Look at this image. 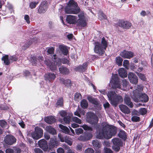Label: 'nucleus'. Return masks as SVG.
<instances>
[{"instance_id":"f257e3e1","label":"nucleus","mask_w":153,"mask_h":153,"mask_svg":"<svg viewBox=\"0 0 153 153\" xmlns=\"http://www.w3.org/2000/svg\"><path fill=\"white\" fill-rule=\"evenodd\" d=\"M102 125L103 127L102 131L99 128L97 130V138L99 139H109L116 134L117 129L115 127L105 123H102Z\"/></svg>"},{"instance_id":"f03ea898","label":"nucleus","mask_w":153,"mask_h":153,"mask_svg":"<svg viewBox=\"0 0 153 153\" xmlns=\"http://www.w3.org/2000/svg\"><path fill=\"white\" fill-rule=\"evenodd\" d=\"M78 16L79 19H77V16L68 15L66 19V21L68 23L76 24L82 27H86L88 22V17L83 12L79 13Z\"/></svg>"},{"instance_id":"7ed1b4c3","label":"nucleus","mask_w":153,"mask_h":153,"mask_svg":"<svg viewBox=\"0 0 153 153\" xmlns=\"http://www.w3.org/2000/svg\"><path fill=\"white\" fill-rule=\"evenodd\" d=\"M52 59L53 63L51 62L48 60L45 61V62L50 68L51 70L53 71L57 70V67L61 65L62 63L64 64H67L69 63V60L68 59L64 58L61 60L60 59L58 58L56 54L53 55L52 57Z\"/></svg>"},{"instance_id":"20e7f679","label":"nucleus","mask_w":153,"mask_h":153,"mask_svg":"<svg viewBox=\"0 0 153 153\" xmlns=\"http://www.w3.org/2000/svg\"><path fill=\"white\" fill-rule=\"evenodd\" d=\"M80 9L77 7V3L73 0H70L65 8V11L68 14H76L79 13Z\"/></svg>"},{"instance_id":"39448f33","label":"nucleus","mask_w":153,"mask_h":153,"mask_svg":"<svg viewBox=\"0 0 153 153\" xmlns=\"http://www.w3.org/2000/svg\"><path fill=\"white\" fill-rule=\"evenodd\" d=\"M109 100L112 105L116 106L119 102L123 101L122 97L112 91L108 92L107 94Z\"/></svg>"},{"instance_id":"423d86ee","label":"nucleus","mask_w":153,"mask_h":153,"mask_svg":"<svg viewBox=\"0 0 153 153\" xmlns=\"http://www.w3.org/2000/svg\"><path fill=\"white\" fill-rule=\"evenodd\" d=\"M102 44H100L98 42L95 43V47L94 49L95 52L102 55L105 52L104 50L107 47V43L105 39L103 38L102 39L101 41Z\"/></svg>"},{"instance_id":"0eeeda50","label":"nucleus","mask_w":153,"mask_h":153,"mask_svg":"<svg viewBox=\"0 0 153 153\" xmlns=\"http://www.w3.org/2000/svg\"><path fill=\"white\" fill-rule=\"evenodd\" d=\"M59 113L62 117H64L62 120L59 119V121L61 122L62 123L69 124L70 123L71 117L72 116V114L69 113L68 114L67 112L65 111H61Z\"/></svg>"},{"instance_id":"6e6552de","label":"nucleus","mask_w":153,"mask_h":153,"mask_svg":"<svg viewBox=\"0 0 153 153\" xmlns=\"http://www.w3.org/2000/svg\"><path fill=\"white\" fill-rule=\"evenodd\" d=\"M86 120L88 123L91 124H97L99 120L98 117L92 112L87 113Z\"/></svg>"},{"instance_id":"1a4fd4ad","label":"nucleus","mask_w":153,"mask_h":153,"mask_svg":"<svg viewBox=\"0 0 153 153\" xmlns=\"http://www.w3.org/2000/svg\"><path fill=\"white\" fill-rule=\"evenodd\" d=\"M143 89L141 85L137 86V89L134 91L131 94V96L132 99L136 102H138L139 101L138 99L139 95L140 94V92Z\"/></svg>"},{"instance_id":"9d476101","label":"nucleus","mask_w":153,"mask_h":153,"mask_svg":"<svg viewBox=\"0 0 153 153\" xmlns=\"http://www.w3.org/2000/svg\"><path fill=\"white\" fill-rule=\"evenodd\" d=\"M43 134V130L41 128L36 127L35 131L31 133L32 137L34 139L38 140L41 138Z\"/></svg>"},{"instance_id":"9b49d317","label":"nucleus","mask_w":153,"mask_h":153,"mask_svg":"<svg viewBox=\"0 0 153 153\" xmlns=\"http://www.w3.org/2000/svg\"><path fill=\"white\" fill-rule=\"evenodd\" d=\"M110 84L113 88H120V85L117 74H115L112 76Z\"/></svg>"},{"instance_id":"f8f14e48","label":"nucleus","mask_w":153,"mask_h":153,"mask_svg":"<svg viewBox=\"0 0 153 153\" xmlns=\"http://www.w3.org/2000/svg\"><path fill=\"white\" fill-rule=\"evenodd\" d=\"M16 140V139L14 136L10 135H7L4 139L5 143L10 145H11L15 143Z\"/></svg>"},{"instance_id":"ddd939ff","label":"nucleus","mask_w":153,"mask_h":153,"mask_svg":"<svg viewBox=\"0 0 153 153\" xmlns=\"http://www.w3.org/2000/svg\"><path fill=\"white\" fill-rule=\"evenodd\" d=\"M120 55L123 58L128 59H130L134 56V54L133 52L126 50L121 52Z\"/></svg>"},{"instance_id":"4468645a","label":"nucleus","mask_w":153,"mask_h":153,"mask_svg":"<svg viewBox=\"0 0 153 153\" xmlns=\"http://www.w3.org/2000/svg\"><path fill=\"white\" fill-rule=\"evenodd\" d=\"M128 79L131 83L136 84L138 82V78L136 75L133 73L129 72L128 75Z\"/></svg>"},{"instance_id":"2eb2a0df","label":"nucleus","mask_w":153,"mask_h":153,"mask_svg":"<svg viewBox=\"0 0 153 153\" xmlns=\"http://www.w3.org/2000/svg\"><path fill=\"white\" fill-rule=\"evenodd\" d=\"M117 25L124 29H129L131 27L132 24L129 22L122 20L118 22Z\"/></svg>"},{"instance_id":"dca6fc26","label":"nucleus","mask_w":153,"mask_h":153,"mask_svg":"<svg viewBox=\"0 0 153 153\" xmlns=\"http://www.w3.org/2000/svg\"><path fill=\"white\" fill-rule=\"evenodd\" d=\"M39 147L42 149L44 151H47L48 149V146L47 142L44 139L39 140L38 142Z\"/></svg>"},{"instance_id":"f3484780","label":"nucleus","mask_w":153,"mask_h":153,"mask_svg":"<svg viewBox=\"0 0 153 153\" xmlns=\"http://www.w3.org/2000/svg\"><path fill=\"white\" fill-rule=\"evenodd\" d=\"M56 75L51 73H48L45 74V79L47 81L51 82L53 81L56 78Z\"/></svg>"},{"instance_id":"a211bd4d","label":"nucleus","mask_w":153,"mask_h":153,"mask_svg":"<svg viewBox=\"0 0 153 153\" xmlns=\"http://www.w3.org/2000/svg\"><path fill=\"white\" fill-rule=\"evenodd\" d=\"M47 9V4L45 1L42 2L38 10L39 13H43L46 11Z\"/></svg>"},{"instance_id":"6ab92c4d","label":"nucleus","mask_w":153,"mask_h":153,"mask_svg":"<svg viewBox=\"0 0 153 153\" xmlns=\"http://www.w3.org/2000/svg\"><path fill=\"white\" fill-rule=\"evenodd\" d=\"M43 57L41 55L38 57L37 59L35 57H33L31 60V61L33 65H39L40 62L43 60Z\"/></svg>"},{"instance_id":"aec40b11","label":"nucleus","mask_w":153,"mask_h":153,"mask_svg":"<svg viewBox=\"0 0 153 153\" xmlns=\"http://www.w3.org/2000/svg\"><path fill=\"white\" fill-rule=\"evenodd\" d=\"M124 103L130 108L133 107V104L131 101V99L128 95H126L124 99Z\"/></svg>"},{"instance_id":"412c9836","label":"nucleus","mask_w":153,"mask_h":153,"mask_svg":"<svg viewBox=\"0 0 153 153\" xmlns=\"http://www.w3.org/2000/svg\"><path fill=\"white\" fill-rule=\"evenodd\" d=\"M119 107L121 111L124 114H128L131 112L130 109L125 105H120L119 106Z\"/></svg>"},{"instance_id":"4be33fe9","label":"nucleus","mask_w":153,"mask_h":153,"mask_svg":"<svg viewBox=\"0 0 153 153\" xmlns=\"http://www.w3.org/2000/svg\"><path fill=\"white\" fill-rule=\"evenodd\" d=\"M92 134H88L85 135H81L78 138L79 140L86 141L91 138Z\"/></svg>"},{"instance_id":"5701e85b","label":"nucleus","mask_w":153,"mask_h":153,"mask_svg":"<svg viewBox=\"0 0 153 153\" xmlns=\"http://www.w3.org/2000/svg\"><path fill=\"white\" fill-rule=\"evenodd\" d=\"M138 99L139 101L143 102H146L148 101L149 97L148 96L145 94H140L139 95Z\"/></svg>"},{"instance_id":"b1692460","label":"nucleus","mask_w":153,"mask_h":153,"mask_svg":"<svg viewBox=\"0 0 153 153\" xmlns=\"http://www.w3.org/2000/svg\"><path fill=\"white\" fill-rule=\"evenodd\" d=\"M36 38L32 39L27 43H25L22 45V48L25 50L28 48L32 44H35L36 42Z\"/></svg>"},{"instance_id":"393cba45","label":"nucleus","mask_w":153,"mask_h":153,"mask_svg":"<svg viewBox=\"0 0 153 153\" xmlns=\"http://www.w3.org/2000/svg\"><path fill=\"white\" fill-rule=\"evenodd\" d=\"M58 143L57 140L56 138H51L49 143L50 149L52 148L55 146H58Z\"/></svg>"},{"instance_id":"a878e982","label":"nucleus","mask_w":153,"mask_h":153,"mask_svg":"<svg viewBox=\"0 0 153 153\" xmlns=\"http://www.w3.org/2000/svg\"><path fill=\"white\" fill-rule=\"evenodd\" d=\"M87 65V62L84 63L82 65H80L75 68V70L76 71L83 72L86 70Z\"/></svg>"},{"instance_id":"bb28decb","label":"nucleus","mask_w":153,"mask_h":153,"mask_svg":"<svg viewBox=\"0 0 153 153\" xmlns=\"http://www.w3.org/2000/svg\"><path fill=\"white\" fill-rule=\"evenodd\" d=\"M44 120L46 123L49 124H52L56 121L55 118L52 116L46 117Z\"/></svg>"},{"instance_id":"cd10ccee","label":"nucleus","mask_w":153,"mask_h":153,"mask_svg":"<svg viewBox=\"0 0 153 153\" xmlns=\"http://www.w3.org/2000/svg\"><path fill=\"white\" fill-rule=\"evenodd\" d=\"M87 99L90 102L95 105H97L100 106V105L99 104L100 101L97 99L93 98L92 97L89 96H88Z\"/></svg>"},{"instance_id":"c85d7f7f","label":"nucleus","mask_w":153,"mask_h":153,"mask_svg":"<svg viewBox=\"0 0 153 153\" xmlns=\"http://www.w3.org/2000/svg\"><path fill=\"white\" fill-rule=\"evenodd\" d=\"M119 74L121 77H126L127 76V73L125 70L123 68H120L118 70Z\"/></svg>"},{"instance_id":"c756f323","label":"nucleus","mask_w":153,"mask_h":153,"mask_svg":"<svg viewBox=\"0 0 153 153\" xmlns=\"http://www.w3.org/2000/svg\"><path fill=\"white\" fill-rule=\"evenodd\" d=\"M45 130L50 134L52 135H54L56 134V130L51 126H48L46 127Z\"/></svg>"},{"instance_id":"7c9ffc66","label":"nucleus","mask_w":153,"mask_h":153,"mask_svg":"<svg viewBox=\"0 0 153 153\" xmlns=\"http://www.w3.org/2000/svg\"><path fill=\"white\" fill-rule=\"evenodd\" d=\"M59 127L62 130V131L66 134L71 135L69 129L66 126L62 124L59 125Z\"/></svg>"},{"instance_id":"2f4dec72","label":"nucleus","mask_w":153,"mask_h":153,"mask_svg":"<svg viewBox=\"0 0 153 153\" xmlns=\"http://www.w3.org/2000/svg\"><path fill=\"white\" fill-rule=\"evenodd\" d=\"M92 144L94 149H96L100 148L102 146L101 142L97 140H93Z\"/></svg>"},{"instance_id":"473e14b6","label":"nucleus","mask_w":153,"mask_h":153,"mask_svg":"<svg viewBox=\"0 0 153 153\" xmlns=\"http://www.w3.org/2000/svg\"><path fill=\"white\" fill-rule=\"evenodd\" d=\"M59 47L61 51L64 55H67L68 53V50L66 47L60 45L59 46Z\"/></svg>"},{"instance_id":"72a5a7b5","label":"nucleus","mask_w":153,"mask_h":153,"mask_svg":"<svg viewBox=\"0 0 153 153\" xmlns=\"http://www.w3.org/2000/svg\"><path fill=\"white\" fill-rule=\"evenodd\" d=\"M60 81L61 83L64 84L65 86H69L71 85V81L69 79H65L63 78H61Z\"/></svg>"},{"instance_id":"f704fd0d","label":"nucleus","mask_w":153,"mask_h":153,"mask_svg":"<svg viewBox=\"0 0 153 153\" xmlns=\"http://www.w3.org/2000/svg\"><path fill=\"white\" fill-rule=\"evenodd\" d=\"M2 60L3 61L5 64L7 65H9L10 63V60L7 55H6L2 58Z\"/></svg>"},{"instance_id":"c9c22d12","label":"nucleus","mask_w":153,"mask_h":153,"mask_svg":"<svg viewBox=\"0 0 153 153\" xmlns=\"http://www.w3.org/2000/svg\"><path fill=\"white\" fill-rule=\"evenodd\" d=\"M59 70L60 73L63 74H67L69 73L68 69L63 66H61L59 68Z\"/></svg>"},{"instance_id":"e433bc0d","label":"nucleus","mask_w":153,"mask_h":153,"mask_svg":"<svg viewBox=\"0 0 153 153\" xmlns=\"http://www.w3.org/2000/svg\"><path fill=\"white\" fill-rule=\"evenodd\" d=\"M118 136L124 140H125L127 137L126 133L123 130H121L118 134Z\"/></svg>"},{"instance_id":"4c0bfd02","label":"nucleus","mask_w":153,"mask_h":153,"mask_svg":"<svg viewBox=\"0 0 153 153\" xmlns=\"http://www.w3.org/2000/svg\"><path fill=\"white\" fill-rule=\"evenodd\" d=\"M81 106L83 108H86L88 105L87 101L85 100H83L81 102Z\"/></svg>"},{"instance_id":"58836bf2","label":"nucleus","mask_w":153,"mask_h":153,"mask_svg":"<svg viewBox=\"0 0 153 153\" xmlns=\"http://www.w3.org/2000/svg\"><path fill=\"white\" fill-rule=\"evenodd\" d=\"M115 61L116 64L119 66L122 65L123 59L120 56H118L116 58Z\"/></svg>"},{"instance_id":"ea45409f","label":"nucleus","mask_w":153,"mask_h":153,"mask_svg":"<svg viewBox=\"0 0 153 153\" xmlns=\"http://www.w3.org/2000/svg\"><path fill=\"white\" fill-rule=\"evenodd\" d=\"M56 105V106H63V100L62 98H60L57 100Z\"/></svg>"},{"instance_id":"a19ab883","label":"nucleus","mask_w":153,"mask_h":153,"mask_svg":"<svg viewBox=\"0 0 153 153\" xmlns=\"http://www.w3.org/2000/svg\"><path fill=\"white\" fill-rule=\"evenodd\" d=\"M82 98V96L79 93H76L75 94L74 96V100L77 101L80 100Z\"/></svg>"},{"instance_id":"79ce46f5","label":"nucleus","mask_w":153,"mask_h":153,"mask_svg":"<svg viewBox=\"0 0 153 153\" xmlns=\"http://www.w3.org/2000/svg\"><path fill=\"white\" fill-rule=\"evenodd\" d=\"M113 145H120L121 143L120 140L118 138H114L112 140Z\"/></svg>"},{"instance_id":"37998d69","label":"nucleus","mask_w":153,"mask_h":153,"mask_svg":"<svg viewBox=\"0 0 153 153\" xmlns=\"http://www.w3.org/2000/svg\"><path fill=\"white\" fill-rule=\"evenodd\" d=\"M64 142L70 146H71L72 144V142L71 141V139L67 136L65 137Z\"/></svg>"},{"instance_id":"c03bdc74","label":"nucleus","mask_w":153,"mask_h":153,"mask_svg":"<svg viewBox=\"0 0 153 153\" xmlns=\"http://www.w3.org/2000/svg\"><path fill=\"white\" fill-rule=\"evenodd\" d=\"M73 121L79 124H81L82 123V120L78 117H73L72 118Z\"/></svg>"},{"instance_id":"a18cd8bd","label":"nucleus","mask_w":153,"mask_h":153,"mask_svg":"<svg viewBox=\"0 0 153 153\" xmlns=\"http://www.w3.org/2000/svg\"><path fill=\"white\" fill-rule=\"evenodd\" d=\"M99 18L100 19L102 20L105 19L106 18L105 15L101 11H100L98 13Z\"/></svg>"},{"instance_id":"49530a36","label":"nucleus","mask_w":153,"mask_h":153,"mask_svg":"<svg viewBox=\"0 0 153 153\" xmlns=\"http://www.w3.org/2000/svg\"><path fill=\"white\" fill-rule=\"evenodd\" d=\"M123 66L126 69H129V61L128 60H124L123 62Z\"/></svg>"},{"instance_id":"de8ad7c7","label":"nucleus","mask_w":153,"mask_h":153,"mask_svg":"<svg viewBox=\"0 0 153 153\" xmlns=\"http://www.w3.org/2000/svg\"><path fill=\"white\" fill-rule=\"evenodd\" d=\"M0 125L3 128L8 127L6 122L4 120H0Z\"/></svg>"},{"instance_id":"09e8293b","label":"nucleus","mask_w":153,"mask_h":153,"mask_svg":"<svg viewBox=\"0 0 153 153\" xmlns=\"http://www.w3.org/2000/svg\"><path fill=\"white\" fill-rule=\"evenodd\" d=\"M76 134L77 135H79L83 133V129L81 128H79L76 129L75 130Z\"/></svg>"},{"instance_id":"8fccbe9b","label":"nucleus","mask_w":153,"mask_h":153,"mask_svg":"<svg viewBox=\"0 0 153 153\" xmlns=\"http://www.w3.org/2000/svg\"><path fill=\"white\" fill-rule=\"evenodd\" d=\"M82 127L84 130H90L91 131L92 130V128L88 126L86 124L82 126H81Z\"/></svg>"},{"instance_id":"3c124183","label":"nucleus","mask_w":153,"mask_h":153,"mask_svg":"<svg viewBox=\"0 0 153 153\" xmlns=\"http://www.w3.org/2000/svg\"><path fill=\"white\" fill-rule=\"evenodd\" d=\"M136 74L141 79L143 80H145L146 77L144 74L137 72H136Z\"/></svg>"},{"instance_id":"603ef678","label":"nucleus","mask_w":153,"mask_h":153,"mask_svg":"<svg viewBox=\"0 0 153 153\" xmlns=\"http://www.w3.org/2000/svg\"><path fill=\"white\" fill-rule=\"evenodd\" d=\"M139 112L141 114L144 115L147 113V110L145 108H142L139 110Z\"/></svg>"},{"instance_id":"864d4df0","label":"nucleus","mask_w":153,"mask_h":153,"mask_svg":"<svg viewBox=\"0 0 153 153\" xmlns=\"http://www.w3.org/2000/svg\"><path fill=\"white\" fill-rule=\"evenodd\" d=\"M38 4V2H31L30 3L29 6L31 9H33L36 7Z\"/></svg>"},{"instance_id":"5fc2aeb1","label":"nucleus","mask_w":153,"mask_h":153,"mask_svg":"<svg viewBox=\"0 0 153 153\" xmlns=\"http://www.w3.org/2000/svg\"><path fill=\"white\" fill-rule=\"evenodd\" d=\"M112 149L115 151L118 152L120 149V145H114L112 146Z\"/></svg>"},{"instance_id":"6e6d98bb","label":"nucleus","mask_w":153,"mask_h":153,"mask_svg":"<svg viewBox=\"0 0 153 153\" xmlns=\"http://www.w3.org/2000/svg\"><path fill=\"white\" fill-rule=\"evenodd\" d=\"M131 120L133 122H138L140 121V118L137 116H134L132 117Z\"/></svg>"},{"instance_id":"4d7b16f0","label":"nucleus","mask_w":153,"mask_h":153,"mask_svg":"<svg viewBox=\"0 0 153 153\" xmlns=\"http://www.w3.org/2000/svg\"><path fill=\"white\" fill-rule=\"evenodd\" d=\"M54 48L53 47H51L49 48L47 50V52L49 54H52L53 53Z\"/></svg>"},{"instance_id":"13d9d810","label":"nucleus","mask_w":153,"mask_h":153,"mask_svg":"<svg viewBox=\"0 0 153 153\" xmlns=\"http://www.w3.org/2000/svg\"><path fill=\"white\" fill-rule=\"evenodd\" d=\"M85 153H94V151L93 149L88 148L85 150Z\"/></svg>"},{"instance_id":"bf43d9fd","label":"nucleus","mask_w":153,"mask_h":153,"mask_svg":"<svg viewBox=\"0 0 153 153\" xmlns=\"http://www.w3.org/2000/svg\"><path fill=\"white\" fill-rule=\"evenodd\" d=\"M24 19L28 24L30 23V18L28 15H26L25 16Z\"/></svg>"},{"instance_id":"052dcab7","label":"nucleus","mask_w":153,"mask_h":153,"mask_svg":"<svg viewBox=\"0 0 153 153\" xmlns=\"http://www.w3.org/2000/svg\"><path fill=\"white\" fill-rule=\"evenodd\" d=\"M58 136L61 142H63L65 141V137L62 136V135L60 133L59 134Z\"/></svg>"},{"instance_id":"680f3d73","label":"nucleus","mask_w":153,"mask_h":153,"mask_svg":"<svg viewBox=\"0 0 153 153\" xmlns=\"http://www.w3.org/2000/svg\"><path fill=\"white\" fill-rule=\"evenodd\" d=\"M128 82L126 79H123V87H126L128 85Z\"/></svg>"},{"instance_id":"e2e57ef3","label":"nucleus","mask_w":153,"mask_h":153,"mask_svg":"<svg viewBox=\"0 0 153 153\" xmlns=\"http://www.w3.org/2000/svg\"><path fill=\"white\" fill-rule=\"evenodd\" d=\"M10 60V63L13 61H16L17 60V58L15 56H11L9 57Z\"/></svg>"},{"instance_id":"0e129e2a","label":"nucleus","mask_w":153,"mask_h":153,"mask_svg":"<svg viewBox=\"0 0 153 153\" xmlns=\"http://www.w3.org/2000/svg\"><path fill=\"white\" fill-rule=\"evenodd\" d=\"M57 153H65V151L64 149L61 148H59L57 150Z\"/></svg>"},{"instance_id":"69168bd1","label":"nucleus","mask_w":153,"mask_h":153,"mask_svg":"<svg viewBox=\"0 0 153 153\" xmlns=\"http://www.w3.org/2000/svg\"><path fill=\"white\" fill-rule=\"evenodd\" d=\"M104 151L106 153H113L112 150L109 148H105Z\"/></svg>"},{"instance_id":"338daca9","label":"nucleus","mask_w":153,"mask_h":153,"mask_svg":"<svg viewBox=\"0 0 153 153\" xmlns=\"http://www.w3.org/2000/svg\"><path fill=\"white\" fill-rule=\"evenodd\" d=\"M35 153H42V151L39 148H36L34 149Z\"/></svg>"},{"instance_id":"774afa93","label":"nucleus","mask_w":153,"mask_h":153,"mask_svg":"<svg viewBox=\"0 0 153 153\" xmlns=\"http://www.w3.org/2000/svg\"><path fill=\"white\" fill-rule=\"evenodd\" d=\"M13 150L10 148L7 149L5 150L6 153H13Z\"/></svg>"}]
</instances>
